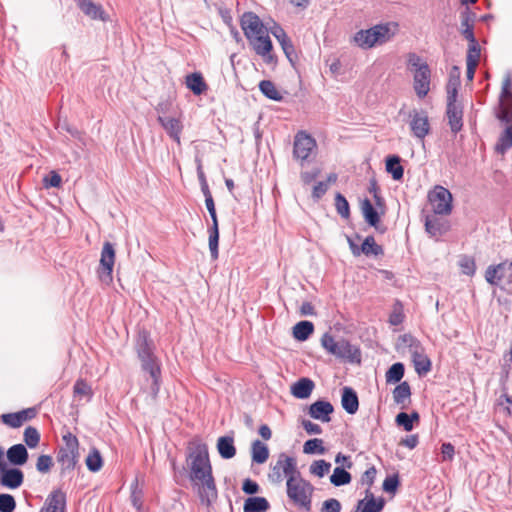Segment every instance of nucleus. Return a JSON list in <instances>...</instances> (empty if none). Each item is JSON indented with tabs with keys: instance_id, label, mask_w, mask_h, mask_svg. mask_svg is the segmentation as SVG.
I'll return each instance as SVG.
<instances>
[{
	"instance_id": "2f4dec72",
	"label": "nucleus",
	"mask_w": 512,
	"mask_h": 512,
	"mask_svg": "<svg viewBox=\"0 0 512 512\" xmlns=\"http://www.w3.org/2000/svg\"><path fill=\"white\" fill-rule=\"evenodd\" d=\"M252 461L257 464H263L269 458V449L266 444L260 440H255L251 446Z\"/></svg>"
},
{
	"instance_id": "58836bf2",
	"label": "nucleus",
	"mask_w": 512,
	"mask_h": 512,
	"mask_svg": "<svg viewBox=\"0 0 512 512\" xmlns=\"http://www.w3.org/2000/svg\"><path fill=\"white\" fill-rule=\"evenodd\" d=\"M361 210L365 218V221L369 225L375 227L379 222V215L369 199H364L362 201Z\"/></svg>"
},
{
	"instance_id": "20e7f679",
	"label": "nucleus",
	"mask_w": 512,
	"mask_h": 512,
	"mask_svg": "<svg viewBox=\"0 0 512 512\" xmlns=\"http://www.w3.org/2000/svg\"><path fill=\"white\" fill-rule=\"evenodd\" d=\"M287 496L295 504L309 510L313 486L302 478L300 471L287 479Z\"/></svg>"
},
{
	"instance_id": "9d476101",
	"label": "nucleus",
	"mask_w": 512,
	"mask_h": 512,
	"mask_svg": "<svg viewBox=\"0 0 512 512\" xmlns=\"http://www.w3.org/2000/svg\"><path fill=\"white\" fill-rule=\"evenodd\" d=\"M446 115L453 133H458L463 127V109L456 101V88L448 89Z\"/></svg>"
},
{
	"instance_id": "f3484780",
	"label": "nucleus",
	"mask_w": 512,
	"mask_h": 512,
	"mask_svg": "<svg viewBox=\"0 0 512 512\" xmlns=\"http://www.w3.org/2000/svg\"><path fill=\"white\" fill-rule=\"evenodd\" d=\"M410 128L413 135L419 139H424L430 131L428 116L425 112L413 111L411 114Z\"/></svg>"
},
{
	"instance_id": "b1692460",
	"label": "nucleus",
	"mask_w": 512,
	"mask_h": 512,
	"mask_svg": "<svg viewBox=\"0 0 512 512\" xmlns=\"http://www.w3.org/2000/svg\"><path fill=\"white\" fill-rule=\"evenodd\" d=\"M240 25L243 32H263V20L254 12H244L240 17Z\"/></svg>"
},
{
	"instance_id": "e433bc0d",
	"label": "nucleus",
	"mask_w": 512,
	"mask_h": 512,
	"mask_svg": "<svg viewBox=\"0 0 512 512\" xmlns=\"http://www.w3.org/2000/svg\"><path fill=\"white\" fill-rule=\"evenodd\" d=\"M411 388L408 382L404 381L393 390V400L397 405L405 408V402L410 399Z\"/></svg>"
},
{
	"instance_id": "a18cd8bd",
	"label": "nucleus",
	"mask_w": 512,
	"mask_h": 512,
	"mask_svg": "<svg viewBox=\"0 0 512 512\" xmlns=\"http://www.w3.org/2000/svg\"><path fill=\"white\" fill-rule=\"evenodd\" d=\"M461 30L460 32H474V22L476 14L471 12L468 7L461 12Z\"/></svg>"
},
{
	"instance_id": "7ed1b4c3",
	"label": "nucleus",
	"mask_w": 512,
	"mask_h": 512,
	"mask_svg": "<svg viewBox=\"0 0 512 512\" xmlns=\"http://www.w3.org/2000/svg\"><path fill=\"white\" fill-rule=\"evenodd\" d=\"M321 346L331 355L348 360L351 363L361 362L360 350L346 339L336 340L330 333L321 337Z\"/></svg>"
},
{
	"instance_id": "c756f323",
	"label": "nucleus",
	"mask_w": 512,
	"mask_h": 512,
	"mask_svg": "<svg viewBox=\"0 0 512 512\" xmlns=\"http://www.w3.org/2000/svg\"><path fill=\"white\" fill-rule=\"evenodd\" d=\"M270 508L268 500L264 497H249L245 500L244 512H266Z\"/></svg>"
},
{
	"instance_id": "3c124183",
	"label": "nucleus",
	"mask_w": 512,
	"mask_h": 512,
	"mask_svg": "<svg viewBox=\"0 0 512 512\" xmlns=\"http://www.w3.org/2000/svg\"><path fill=\"white\" fill-rule=\"evenodd\" d=\"M209 250L212 259L216 260L218 258V243H219V228L209 227Z\"/></svg>"
},
{
	"instance_id": "6e6552de",
	"label": "nucleus",
	"mask_w": 512,
	"mask_h": 512,
	"mask_svg": "<svg viewBox=\"0 0 512 512\" xmlns=\"http://www.w3.org/2000/svg\"><path fill=\"white\" fill-rule=\"evenodd\" d=\"M298 471L296 459L285 453H280L275 465L271 468L269 479L272 482L280 483L284 476L288 479Z\"/></svg>"
},
{
	"instance_id": "6e6d98bb",
	"label": "nucleus",
	"mask_w": 512,
	"mask_h": 512,
	"mask_svg": "<svg viewBox=\"0 0 512 512\" xmlns=\"http://www.w3.org/2000/svg\"><path fill=\"white\" fill-rule=\"evenodd\" d=\"M398 29V23L391 21L379 23L367 29H360L358 32H394Z\"/></svg>"
},
{
	"instance_id": "f257e3e1",
	"label": "nucleus",
	"mask_w": 512,
	"mask_h": 512,
	"mask_svg": "<svg viewBox=\"0 0 512 512\" xmlns=\"http://www.w3.org/2000/svg\"><path fill=\"white\" fill-rule=\"evenodd\" d=\"M137 353L141 360L142 369L149 373L152 380L150 394L155 399L160 390V365L153 356L151 346L146 336L140 337L137 342Z\"/></svg>"
},
{
	"instance_id": "338daca9",
	"label": "nucleus",
	"mask_w": 512,
	"mask_h": 512,
	"mask_svg": "<svg viewBox=\"0 0 512 512\" xmlns=\"http://www.w3.org/2000/svg\"><path fill=\"white\" fill-rule=\"evenodd\" d=\"M61 181V176L55 171L50 172V174L43 179L45 187H59Z\"/></svg>"
},
{
	"instance_id": "f03ea898",
	"label": "nucleus",
	"mask_w": 512,
	"mask_h": 512,
	"mask_svg": "<svg viewBox=\"0 0 512 512\" xmlns=\"http://www.w3.org/2000/svg\"><path fill=\"white\" fill-rule=\"evenodd\" d=\"M187 462L190 468V479L196 481L212 474L208 447L204 443H193L189 446Z\"/></svg>"
},
{
	"instance_id": "864d4df0",
	"label": "nucleus",
	"mask_w": 512,
	"mask_h": 512,
	"mask_svg": "<svg viewBox=\"0 0 512 512\" xmlns=\"http://www.w3.org/2000/svg\"><path fill=\"white\" fill-rule=\"evenodd\" d=\"M24 441L29 448H36L40 441V434L35 427L28 426L24 431Z\"/></svg>"
},
{
	"instance_id": "5701e85b",
	"label": "nucleus",
	"mask_w": 512,
	"mask_h": 512,
	"mask_svg": "<svg viewBox=\"0 0 512 512\" xmlns=\"http://www.w3.org/2000/svg\"><path fill=\"white\" fill-rule=\"evenodd\" d=\"M334 411L332 404L328 401L318 400L310 405L309 414L312 418L322 422L330 421V414Z\"/></svg>"
},
{
	"instance_id": "a878e982",
	"label": "nucleus",
	"mask_w": 512,
	"mask_h": 512,
	"mask_svg": "<svg viewBox=\"0 0 512 512\" xmlns=\"http://www.w3.org/2000/svg\"><path fill=\"white\" fill-rule=\"evenodd\" d=\"M342 407L348 414H355L359 408L357 393L351 387L342 389Z\"/></svg>"
},
{
	"instance_id": "2eb2a0df",
	"label": "nucleus",
	"mask_w": 512,
	"mask_h": 512,
	"mask_svg": "<svg viewBox=\"0 0 512 512\" xmlns=\"http://www.w3.org/2000/svg\"><path fill=\"white\" fill-rule=\"evenodd\" d=\"M430 68L429 66L419 67L413 71L414 90L419 98H424L430 90Z\"/></svg>"
},
{
	"instance_id": "4c0bfd02",
	"label": "nucleus",
	"mask_w": 512,
	"mask_h": 512,
	"mask_svg": "<svg viewBox=\"0 0 512 512\" xmlns=\"http://www.w3.org/2000/svg\"><path fill=\"white\" fill-rule=\"evenodd\" d=\"M314 331V325L310 321H300L293 327V337L298 341H305Z\"/></svg>"
},
{
	"instance_id": "bb28decb",
	"label": "nucleus",
	"mask_w": 512,
	"mask_h": 512,
	"mask_svg": "<svg viewBox=\"0 0 512 512\" xmlns=\"http://www.w3.org/2000/svg\"><path fill=\"white\" fill-rule=\"evenodd\" d=\"M315 387L309 378H301L291 386V394L298 399L308 398Z\"/></svg>"
},
{
	"instance_id": "4d7b16f0",
	"label": "nucleus",
	"mask_w": 512,
	"mask_h": 512,
	"mask_svg": "<svg viewBox=\"0 0 512 512\" xmlns=\"http://www.w3.org/2000/svg\"><path fill=\"white\" fill-rule=\"evenodd\" d=\"M16 508L15 498L7 493L0 494V512H13Z\"/></svg>"
},
{
	"instance_id": "f704fd0d",
	"label": "nucleus",
	"mask_w": 512,
	"mask_h": 512,
	"mask_svg": "<svg viewBox=\"0 0 512 512\" xmlns=\"http://www.w3.org/2000/svg\"><path fill=\"white\" fill-rule=\"evenodd\" d=\"M510 148H512V123L500 134L495 150L504 155Z\"/></svg>"
},
{
	"instance_id": "774afa93",
	"label": "nucleus",
	"mask_w": 512,
	"mask_h": 512,
	"mask_svg": "<svg viewBox=\"0 0 512 512\" xmlns=\"http://www.w3.org/2000/svg\"><path fill=\"white\" fill-rule=\"evenodd\" d=\"M512 364V347H510L504 354L502 358V371L507 376Z\"/></svg>"
},
{
	"instance_id": "473e14b6",
	"label": "nucleus",
	"mask_w": 512,
	"mask_h": 512,
	"mask_svg": "<svg viewBox=\"0 0 512 512\" xmlns=\"http://www.w3.org/2000/svg\"><path fill=\"white\" fill-rule=\"evenodd\" d=\"M466 39L469 42L466 62L478 64L481 55L480 44L475 38V34H466Z\"/></svg>"
},
{
	"instance_id": "9b49d317",
	"label": "nucleus",
	"mask_w": 512,
	"mask_h": 512,
	"mask_svg": "<svg viewBox=\"0 0 512 512\" xmlns=\"http://www.w3.org/2000/svg\"><path fill=\"white\" fill-rule=\"evenodd\" d=\"M485 280L491 285H499L502 281L512 284V260L488 266L485 271Z\"/></svg>"
},
{
	"instance_id": "e2e57ef3",
	"label": "nucleus",
	"mask_w": 512,
	"mask_h": 512,
	"mask_svg": "<svg viewBox=\"0 0 512 512\" xmlns=\"http://www.w3.org/2000/svg\"><path fill=\"white\" fill-rule=\"evenodd\" d=\"M321 512H341V503L335 498L325 500L322 504Z\"/></svg>"
},
{
	"instance_id": "ea45409f",
	"label": "nucleus",
	"mask_w": 512,
	"mask_h": 512,
	"mask_svg": "<svg viewBox=\"0 0 512 512\" xmlns=\"http://www.w3.org/2000/svg\"><path fill=\"white\" fill-rule=\"evenodd\" d=\"M361 251L366 256H379L383 254V248L375 242L373 236H367L364 239L361 245Z\"/></svg>"
},
{
	"instance_id": "ddd939ff",
	"label": "nucleus",
	"mask_w": 512,
	"mask_h": 512,
	"mask_svg": "<svg viewBox=\"0 0 512 512\" xmlns=\"http://www.w3.org/2000/svg\"><path fill=\"white\" fill-rule=\"evenodd\" d=\"M80 11L92 20H100L107 22L110 20L109 14L105 11L100 3L94 0H75Z\"/></svg>"
},
{
	"instance_id": "1a4fd4ad",
	"label": "nucleus",
	"mask_w": 512,
	"mask_h": 512,
	"mask_svg": "<svg viewBox=\"0 0 512 512\" xmlns=\"http://www.w3.org/2000/svg\"><path fill=\"white\" fill-rule=\"evenodd\" d=\"M429 202L434 214L448 215L452 211V195L448 189L442 186H436L429 193Z\"/></svg>"
},
{
	"instance_id": "aec40b11",
	"label": "nucleus",
	"mask_w": 512,
	"mask_h": 512,
	"mask_svg": "<svg viewBox=\"0 0 512 512\" xmlns=\"http://www.w3.org/2000/svg\"><path fill=\"white\" fill-rule=\"evenodd\" d=\"M66 495L61 490L52 491L39 512H65Z\"/></svg>"
},
{
	"instance_id": "5fc2aeb1",
	"label": "nucleus",
	"mask_w": 512,
	"mask_h": 512,
	"mask_svg": "<svg viewBox=\"0 0 512 512\" xmlns=\"http://www.w3.org/2000/svg\"><path fill=\"white\" fill-rule=\"evenodd\" d=\"M335 207H336L338 214L342 218H345V219L349 218V216H350L349 203L341 193H337L335 196Z\"/></svg>"
},
{
	"instance_id": "de8ad7c7",
	"label": "nucleus",
	"mask_w": 512,
	"mask_h": 512,
	"mask_svg": "<svg viewBox=\"0 0 512 512\" xmlns=\"http://www.w3.org/2000/svg\"><path fill=\"white\" fill-rule=\"evenodd\" d=\"M404 365L400 362L394 363L386 372L387 383H397L404 376Z\"/></svg>"
},
{
	"instance_id": "423d86ee",
	"label": "nucleus",
	"mask_w": 512,
	"mask_h": 512,
	"mask_svg": "<svg viewBox=\"0 0 512 512\" xmlns=\"http://www.w3.org/2000/svg\"><path fill=\"white\" fill-rule=\"evenodd\" d=\"M494 113L501 122H512V81L509 75L502 81L501 92Z\"/></svg>"
},
{
	"instance_id": "bf43d9fd",
	"label": "nucleus",
	"mask_w": 512,
	"mask_h": 512,
	"mask_svg": "<svg viewBox=\"0 0 512 512\" xmlns=\"http://www.w3.org/2000/svg\"><path fill=\"white\" fill-rule=\"evenodd\" d=\"M407 62H408V69L411 72L418 70L419 67L428 66V64L425 61H423V59L419 55H417L415 53L408 54Z\"/></svg>"
},
{
	"instance_id": "cd10ccee",
	"label": "nucleus",
	"mask_w": 512,
	"mask_h": 512,
	"mask_svg": "<svg viewBox=\"0 0 512 512\" xmlns=\"http://www.w3.org/2000/svg\"><path fill=\"white\" fill-rule=\"evenodd\" d=\"M217 450L223 459H231L236 455V447L232 436H222L217 440Z\"/></svg>"
},
{
	"instance_id": "0eeeda50",
	"label": "nucleus",
	"mask_w": 512,
	"mask_h": 512,
	"mask_svg": "<svg viewBox=\"0 0 512 512\" xmlns=\"http://www.w3.org/2000/svg\"><path fill=\"white\" fill-rule=\"evenodd\" d=\"M116 252L114 245L108 241L104 242L101 250L99 267L97 274L100 281L104 284H110L113 280L112 273L115 263Z\"/></svg>"
},
{
	"instance_id": "412c9836",
	"label": "nucleus",
	"mask_w": 512,
	"mask_h": 512,
	"mask_svg": "<svg viewBox=\"0 0 512 512\" xmlns=\"http://www.w3.org/2000/svg\"><path fill=\"white\" fill-rule=\"evenodd\" d=\"M1 484L9 489L19 488L24 481V474L19 468H6L1 471Z\"/></svg>"
},
{
	"instance_id": "13d9d810",
	"label": "nucleus",
	"mask_w": 512,
	"mask_h": 512,
	"mask_svg": "<svg viewBox=\"0 0 512 512\" xmlns=\"http://www.w3.org/2000/svg\"><path fill=\"white\" fill-rule=\"evenodd\" d=\"M53 465L52 457L49 455H40L37 459L36 468L40 473H47Z\"/></svg>"
},
{
	"instance_id": "c85d7f7f",
	"label": "nucleus",
	"mask_w": 512,
	"mask_h": 512,
	"mask_svg": "<svg viewBox=\"0 0 512 512\" xmlns=\"http://www.w3.org/2000/svg\"><path fill=\"white\" fill-rule=\"evenodd\" d=\"M399 345L407 348L411 357L424 351L421 342L411 334H404L399 337Z\"/></svg>"
},
{
	"instance_id": "393cba45",
	"label": "nucleus",
	"mask_w": 512,
	"mask_h": 512,
	"mask_svg": "<svg viewBox=\"0 0 512 512\" xmlns=\"http://www.w3.org/2000/svg\"><path fill=\"white\" fill-rule=\"evenodd\" d=\"M8 461L15 466H22L28 460V451L23 444H15L7 450Z\"/></svg>"
},
{
	"instance_id": "a19ab883",
	"label": "nucleus",
	"mask_w": 512,
	"mask_h": 512,
	"mask_svg": "<svg viewBox=\"0 0 512 512\" xmlns=\"http://www.w3.org/2000/svg\"><path fill=\"white\" fill-rule=\"evenodd\" d=\"M351 474L342 467H336L330 477V482L334 486H343L351 482Z\"/></svg>"
},
{
	"instance_id": "dca6fc26",
	"label": "nucleus",
	"mask_w": 512,
	"mask_h": 512,
	"mask_svg": "<svg viewBox=\"0 0 512 512\" xmlns=\"http://www.w3.org/2000/svg\"><path fill=\"white\" fill-rule=\"evenodd\" d=\"M255 53L263 58H271L272 42L269 34H245Z\"/></svg>"
},
{
	"instance_id": "4be33fe9",
	"label": "nucleus",
	"mask_w": 512,
	"mask_h": 512,
	"mask_svg": "<svg viewBox=\"0 0 512 512\" xmlns=\"http://www.w3.org/2000/svg\"><path fill=\"white\" fill-rule=\"evenodd\" d=\"M35 409L29 408L16 413H8L2 415V422L12 428H18L24 422L30 420L35 416Z\"/></svg>"
},
{
	"instance_id": "8fccbe9b",
	"label": "nucleus",
	"mask_w": 512,
	"mask_h": 512,
	"mask_svg": "<svg viewBox=\"0 0 512 512\" xmlns=\"http://www.w3.org/2000/svg\"><path fill=\"white\" fill-rule=\"evenodd\" d=\"M331 468V464L324 459L315 460L309 468L311 474L322 478L324 477Z\"/></svg>"
},
{
	"instance_id": "09e8293b",
	"label": "nucleus",
	"mask_w": 512,
	"mask_h": 512,
	"mask_svg": "<svg viewBox=\"0 0 512 512\" xmlns=\"http://www.w3.org/2000/svg\"><path fill=\"white\" fill-rule=\"evenodd\" d=\"M73 392L75 397H86L88 400L93 396L91 386L83 379H78L75 382Z\"/></svg>"
},
{
	"instance_id": "69168bd1",
	"label": "nucleus",
	"mask_w": 512,
	"mask_h": 512,
	"mask_svg": "<svg viewBox=\"0 0 512 512\" xmlns=\"http://www.w3.org/2000/svg\"><path fill=\"white\" fill-rule=\"evenodd\" d=\"M399 485V479L397 475L388 476L383 482V490L385 492L394 493Z\"/></svg>"
},
{
	"instance_id": "f8f14e48",
	"label": "nucleus",
	"mask_w": 512,
	"mask_h": 512,
	"mask_svg": "<svg viewBox=\"0 0 512 512\" xmlns=\"http://www.w3.org/2000/svg\"><path fill=\"white\" fill-rule=\"evenodd\" d=\"M393 34H353L349 42L363 50L383 45L392 39Z\"/></svg>"
},
{
	"instance_id": "6ab92c4d",
	"label": "nucleus",
	"mask_w": 512,
	"mask_h": 512,
	"mask_svg": "<svg viewBox=\"0 0 512 512\" xmlns=\"http://www.w3.org/2000/svg\"><path fill=\"white\" fill-rule=\"evenodd\" d=\"M166 133L177 143L180 144V135L183 131V124L180 118L159 115L157 118Z\"/></svg>"
},
{
	"instance_id": "052dcab7",
	"label": "nucleus",
	"mask_w": 512,
	"mask_h": 512,
	"mask_svg": "<svg viewBox=\"0 0 512 512\" xmlns=\"http://www.w3.org/2000/svg\"><path fill=\"white\" fill-rule=\"evenodd\" d=\"M397 425L402 426L405 431H411L413 429L412 417L405 412H401L396 416L395 419Z\"/></svg>"
},
{
	"instance_id": "4468645a",
	"label": "nucleus",
	"mask_w": 512,
	"mask_h": 512,
	"mask_svg": "<svg viewBox=\"0 0 512 512\" xmlns=\"http://www.w3.org/2000/svg\"><path fill=\"white\" fill-rule=\"evenodd\" d=\"M195 482L198 485V494L202 504L210 506L217 499V489L212 474Z\"/></svg>"
},
{
	"instance_id": "72a5a7b5",
	"label": "nucleus",
	"mask_w": 512,
	"mask_h": 512,
	"mask_svg": "<svg viewBox=\"0 0 512 512\" xmlns=\"http://www.w3.org/2000/svg\"><path fill=\"white\" fill-rule=\"evenodd\" d=\"M186 85L195 95H201L207 90V84L200 73L188 75L186 77Z\"/></svg>"
},
{
	"instance_id": "a211bd4d",
	"label": "nucleus",
	"mask_w": 512,
	"mask_h": 512,
	"mask_svg": "<svg viewBox=\"0 0 512 512\" xmlns=\"http://www.w3.org/2000/svg\"><path fill=\"white\" fill-rule=\"evenodd\" d=\"M438 215L439 214L428 215L425 219L426 232L436 239L444 235L450 228L449 222L440 218Z\"/></svg>"
},
{
	"instance_id": "0e129e2a",
	"label": "nucleus",
	"mask_w": 512,
	"mask_h": 512,
	"mask_svg": "<svg viewBox=\"0 0 512 512\" xmlns=\"http://www.w3.org/2000/svg\"><path fill=\"white\" fill-rule=\"evenodd\" d=\"M132 486H133V490L131 493V502H132V505L138 511H140L142 508V492L140 490H138L137 480H135V482L133 483Z\"/></svg>"
},
{
	"instance_id": "79ce46f5",
	"label": "nucleus",
	"mask_w": 512,
	"mask_h": 512,
	"mask_svg": "<svg viewBox=\"0 0 512 512\" xmlns=\"http://www.w3.org/2000/svg\"><path fill=\"white\" fill-rule=\"evenodd\" d=\"M259 89L267 98L271 100H282V95L277 90L275 84L270 80H262L259 83Z\"/></svg>"
},
{
	"instance_id": "39448f33",
	"label": "nucleus",
	"mask_w": 512,
	"mask_h": 512,
	"mask_svg": "<svg viewBox=\"0 0 512 512\" xmlns=\"http://www.w3.org/2000/svg\"><path fill=\"white\" fill-rule=\"evenodd\" d=\"M317 155L316 140L307 132L299 131L293 142V158L301 166L311 163Z\"/></svg>"
},
{
	"instance_id": "7c9ffc66",
	"label": "nucleus",
	"mask_w": 512,
	"mask_h": 512,
	"mask_svg": "<svg viewBox=\"0 0 512 512\" xmlns=\"http://www.w3.org/2000/svg\"><path fill=\"white\" fill-rule=\"evenodd\" d=\"M78 450L60 448L57 454V461L61 464L62 470L73 469L76 464Z\"/></svg>"
},
{
	"instance_id": "37998d69",
	"label": "nucleus",
	"mask_w": 512,
	"mask_h": 512,
	"mask_svg": "<svg viewBox=\"0 0 512 512\" xmlns=\"http://www.w3.org/2000/svg\"><path fill=\"white\" fill-rule=\"evenodd\" d=\"M414 367L419 375L426 374L431 370V361L424 351L412 357Z\"/></svg>"
},
{
	"instance_id": "c9c22d12",
	"label": "nucleus",
	"mask_w": 512,
	"mask_h": 512,
	"mask_svg": "<svg viewBox=\"0 0 512 512\" xmlns=\"http://www.w3.org/2000/svg\"><path fill=\"white\" fill-rule=\"evenodd\" d=\"M400 161L401 159L397 155H390L386 158V171L392 175L394 180H401L403 178L404 169Z\"/></svg>"
},
{
	"instance_id": "680f3d73",
	"label": "nucleus",
	"mask_w": 512,
	"mask_h": 512,
	"mask_svg": "<svg viewBox=\"0 0 512 512\" xmlns=\"http://www.w3.org/2000/svg\"><path fill=\"white\" fill-rule=\"evenodd\" d=\"M459 265L461 267L462 272L465 275H473L475 273L476 265H475V262H474V260L472 258H470V257H463L460 260Z\"/></svg>"
},
{
	"instance_id": "49530a36",
	"label": "nucleus",
	"mask_w": 512,
	"mask_h": 512,
	"mask_svg": "<svg viewBox=\"0 0 512 512\" xmlns=\"http://www.w3.org/2000/svg\"><path fill=\"white\" fill-rule=\"evenodd\" d=\"M303 452L305 454H324L326 449L323 446V440L319 438L307 440L304 443Z\"/></svg>"
},
{
	"instance_id": "c03bdc74",
	"label": "nucleus",
	"mask_w": 512,
	"mask_h": 512,
	"mask_svg": "<svg viewBox=\"0 0 512 512\" xmlns=\"http://www.w3.org/2000/svg\"><path fill=\"white\" fill-rule=\"evenodd\" d=\"M279 41L286 57L292 62L293 58L296 57V52L291 39L288 34H273Z\"/></svg>"
},
{
	"instance_id": "603ef678",
	"label": "nucleus",
	"mask_w": 512,
	"mask_h": 512,
	"mask_svg": "<svg viewBox=\"0 0 512 512\" xmlns=\"http://www.w3.org/2000/svg\"><path fill=\"white\" fill-rule=\"evenodd\" d=\"M102 457L97 449H93L86 458L87 468L92 472H97L102 467Z\"/></svg>"
}]
</instances>
